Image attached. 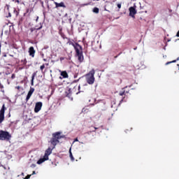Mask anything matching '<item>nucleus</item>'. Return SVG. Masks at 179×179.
Returning <instances> with one entry per match:
<instances>
[{
  "label": "nucleus",
  "mask_w": 179,
  "mask_h": 179,
  "mask_svg": "<svg viewBox=\"0 0 179 179\" xmlns=\"http://www.w3.org/2000/svg\"><path fill=\"white\" fill-rule=\"evenodd\" d=\"M73 47H74L76 55L78 57V60L82 62L83 61V55H82V46L78 43H73Z\"/></svg>",
  "instance_id": "f257e3e1"
},
{
  "label": "nucleus",
  "mask_w": 179,
  "mask_h": 179,
  "mask_svg": "<svg viewBox=\"0 0 179 179\" xmlns=\"http://www.w3.org/2000/svg\"><path fill=\"white\" fill-rule=\"evenodd\" d=\"M52 153V148H48L45 150V155L43 158H41L38 162L37 164H43L44 162H47L48 160V156Z\"/></svg>",
  "instance_id": "f03ea898"
},
{
  "label": "nucleus",
  "mask_w": 179,
  "mask_h": 179,
  "mask_svg": "<svg viewBox=\"0 0 179 179\" xmlns=\"http://www.w3.org/2000/svg\"><path fill=\"white\" fill-rule=\"evenodd\" d=\"M94 69H92L86 75V80L89 85H93L94 83Z\"/></svg>",
  "instance_id": "7ed1b4c3"
},
{
  "label": "nucleus",
  "mask_w": 179,
  "mask_h": 179,
  "mask_svg": "<svg viewBox=\"0 0 179 179\" xmlns=\"http://www.w3.org/2000/svg\"><path fill=\"white\" fill-rule=\"evenodd\" d=\"M11 136L8 131H0V140L1 141H9Z\"/></svg>",
  "instance_id": "20e7f679"
},
{
  "label": "nucleus",
  "mask_w": 179,
  "mask_h": 179,
  "mask_svg": "<svg viewBox=\"0 0 179 179\" xmlns=\"http://www.w3.org/2000/svg\"><path fill=\"white\" fill-rule=\"evenodd\" d=\"M129 16L133 19H135V15L138 13L136 10V4H134V6H131L129 8Z\"/></svg>",
  "instance_id": "39448f33"
},
{
  "label": "nucleus",
  "mask_w": 179,
  "mask_h": 179,
  "mask_svg": "<svg viewBox=\"0 0 179 179\" xmlns=\"http://www.w3.org/2000/svg\"><path fill=\"white\" fill-rule=\"evenodd\" d=\"M5 120V105H3L0 110V124Z\"/></svg>",
  "instance_id": "423d86ee"
},
{
  "label": "nucleus",
  "mask_w": 179,
  "mask_h": 179,
  "mask_svg": "<svg viewBox=\"0 0 179 179\" xmlns=\"http://www.w3.org/2000/svg\"><path fill=\"white\" fill-rule=\"evenodd\" d=\"M41 107H43V103L37 102L35 105L34 112L38 113L41 110Z\"/></svg>",
  "instance_id": "0eeeda50"
},
{
  "label": "nucleus",
  "mask_w": 179,
  "mask_h": 179,
  "mask_svg": "<svg viewBox=\"0 0 179 179\" xmlns=\"http://www.w3.org/2000/svg\"><path fill=\"white\" fill-rule=\"evenodd\" d=\"M59 141H58L57 138H55L54 137L50 140V143L52 145V149L55 148V145L59 143Z\"/></svg>",
  "instance_id": "6e6552de"
},
{
  "label": "nucleus",
  "mask_w": 179,
  "mask_h": 179,
  "mask_svg": "<svg viewBox=\"0 0 179 179\" xmlns=\"http://www.w3.org/2000/svg\"><path fill=\"white\" fill-rule=\"evenodd\" d=\"M33 93H34V88L31 87L27 96V101L30 99Z\"/></svg>",
  "instance_id": "1a4fd4ad"
},
{
  "label": "nucleus",
  "mask_w": 179,
  "mask_h": 179,
  "mask_svg": "<svg viewBox=\"0 0 179 179\" xmlns=\"http://www.w3.org/2000/svg\"><path fill=\"white\" fill-rule=\"evenodd\" d=\"M53 138L55 139H61V138H64V136H61V132H56L52 134Z\"/></svg>",
  "instance_id": "9d476101"
},
{
  "label": "nucleus",
  "mask_w": 179,
  "mask_h": 179,
  "mask_svg": "<svg viewBox=\"0 0 179 179\" xmlns=\"http://www.w3.org/2000/svg\"><path fill=\"white\" fill-rule=\"evenodd\" d=\"M59 72L61 73V76H62V77H59V79H65V78H68V73H66V71H59Z\"/></svg>",
  "instance_id": "9b49d317"
},
{
  "label": "nucleus",
  "mask_w": 179,
  "mask_h": 179,
  "mask_svg": "<svg viewBox=\"0 0 179 179\" xmlns=\"http://www.w3.org/2000/svg\"><path fill=\"white\" fill-rule=\"evenodd\" d=\"M29 52L31 57H34V54H36V50H34V48L30 47Z\"/></svg>",
  "instance_id": "f8f14e48"
},
{
  "label": "nucleus",
  "mask_w": 179,
  "mask_h": 179,
  "mask_svg": "<svg viewBox=\"0 0 179 179\" xmlns=\"http://www.w3.org/2000/svg\"><path fill=\"white\" fill-rule=\"evenodd\" d=\"M55 5L56 6V8H65V4L64 3V2H55Z\"/></svg>",
  "instance_id": "ddd939ff"
},
{
  "label": "nucleus",
  "mask_w": 179,
  "mask_h": 179,
  "mask_svg": "<svg viewBox=\"0 0 179 179\" xmlns=\"http://www.w3.org/2000/svg\"><path fill=\"white\" fill-rule=\"evenodd\" d=\"M69 157L71 162H75V158L73 157V155H72V148H70L69 149Z\"/></svg>",
  "instance_id": "4468645a"
},
{
  "label": "nucleus",
  "mask_w": 179,
  "mask_h": 179,
  "mask_svg": "<svg viewBox=\"0 0 179 179\" xmlns=\"http://www.w3.org/2000/svg\"><path fill=\"white\" fill-rule=\"evenodd\" d=\"M177 61H179V57H178L176 60H173L171 62H166V65H170V64H174V62H177Z\"/></svg>",
  "instance_id": "2eb2a0df"
},
{
  "label": "nucleus",
  "mask_w": 179,
  "mask_h": 179,
  "mask_svg": "<svg viewBox=\"0 0 179 179\" xmlns=\"http://www.w3.org/2000/svg\"><path fill=\"white\" fill-rule=\"evenodd\" d=\"M92 12H94V13H99V8H94L92 10Z\"/></svg>",
  "instance_id": "dca6fc26"
},
{
  "label": "nucleus",
  "mask_w": 179,
  "mask_h": 179,
  "mask_svg": "<svg viewBox=\"0 0 179 179\" xmlns=\"http://www.w3.org/2000/svg\"><path fill=\"white\" fill-rule=\"evenodd\" d=\"M34 85V76H33L31 79V85L33 86Z\"/></svg>",
  "instance_id": "f3484780"
},
{
  "label": "nucleus",
  "mask_w": 179,
  "mask_h": 179,
  "mask_svg": "<svg viewBox=\"0 0 179 179\" xmlns=\"http://www.w3.org/2000/svg\"><path fill=\"white\" fill-rule=\"evenodd\" d=\"M45 68V66L43 64L42 66H41V71H43V69H44Z\"/></svg>",
  "instance_id": "a211bd4d"
},
{
  "label": "nucleus",
  "mask_w": 179,
  "mask_h": 179,
  "mask_svg": "<svg viewBox=\"0 0 179 179\" xmlns=\"http://www.w3.org/2000/svg\"><path fill=\"white\" fill-rule=\"evenodd\" d=\"M30 177H31V175H27L26 178H24V179H29L30 178Z\"/></svg>",
  "instance_id": "6ab92c4d"
},
{
  "label": "nucleus",
  "mask_w": 179,
  "mask_h": 179,
  "mask_svg": "<svg viewBox=\"0 0 179 179\" xmlns=\"http://www.w3.org/2000/svg\"><path fill=\"white\" fill-rule=\"evenodd\" d=\"M74 89H78V90H79V89H80V85L74 87Z\"/></svg>",
  "instance_id": "aec40b11"
},
{
  "label": "nucleus",
  "mask_w": 179,
  "mask_h": 179,
  "mask_svg": "<svg viewBox=\"0 0 179 179\" xmlns=\"http://www.w3.org/2000/svg\"><path fill=\"white\" fill-rule=\"evenodd\" d=\"M117 8H118L119 9H121V3H117Z\"/></svg>",
  "instance_id": "412c9836"
},
{
  "label": "nucleus",
  "mask_w": 179,
  "mask_h": 179,
  "mask_svg": "<svg viewBox=\"0 0 179 179\" xmlns=\"http://www.w3.org/2000/svg\"><path fill=\"white\" fill-rule=\"evenodd\" d=\"M6 8L7 10H9V6H8V5H7V6H6Z\"/></svg>",
  "instance_id": "4be33fe9"
},
{
  "label": "nucleus",
  "mask_w": 179,
  "mask_h": 179,
  "mask_svg": "<svg viewBox=\"0 0 179 179\" xmlns=\"http://www.w3.org/2000/svg\"><path fill=\"white\" fill-rule=\"evenodd\" d=\"M176 37H179V31L177 32Z\"/></svg>",
  "instance_id": "5701e85b"
},
{
  "label": "nucleus",
  "mask_w": 179,
  "mask_h": 179,
  "mask_svg": "<svg viewBox=\"0 0 179 179\" xmlns=\"http://www.w3.org/2000/svg\"><path fill=\"white\" fill-rule=\"evenodd\" d=\"M34 174H36V171H34L32 172V176H34Z\"/></svg>",
  "instance_id": "b1692460"
},
{
  "label": "nucleus",
  "mask_w": 179,
  "mask_h": 179,
  "mask_svg": "<svg viewBox=\"0 0 179 179\" xmlns=\"http://www.w3.org/2000/svg\"><path fill=\"white\" fill-rule=\"evenodd\" d=\"M15 88H17L19 90V89H20V86H17Z\"/></svg>",
  "instance_id": "393cba45"
},
{
  "label": "nucleus",
  "mask_w": 179,
  "mask_h": 179,
  "mask_svg": "<svg viewBox=\"0 0 179 179\" xmlns=\"http://www.w3.org/2000/svg\"><path fill=\"white\" fill-rule=\"evenodd\" d=\"M31 167H36V165L35 164H32V165H31Z\"/></svg>",
  "instance_id": "a878e982"
},
{
  "label": "nucleus",
  "mask_w": 179,
  "mask_h": 179,
  "mask_svg": "<svg viewBox=\"0 0 179 179\" xmlns=\"http://www.w3.org/2000/svg\"><path fill=\"white\" fill-rule=\"evenodd\" d=\"M74 142H78V138H76Z\"/></svg>",
  "instance_id": "bb28decb"
},
{
  "label": "nucleus",
  "mask_w": 179,
  "mask_h": 179,
  "mask_svg": "<svg viewBox=\"0 0 179 179\" xmlns=\"http://www.w3.org/2000/svg\"><path fill=\"white\" fill-rule=\"evenodd\" d=\"M37 20H38V17H37V18H36V22H37Z\"/></svg>",
  "instance_id": "cd10ccee"
},
{
  "label": "nucleus",
  "mask_w": 179,
  "mask_h": 179,
  "mask_svg": "<svg viewBox=\"0 0 179 179\" xmlns=\"http://www.w3.org/2000/svg\"><path fill=\"white\" fill-rule=\"evenodd\" d=\"M83 111H85V109H83V110H82V112H83Z\"/></svg>",
  "instance_id": "c85d7f7f"
},
{
  "label": "nucleus",
  "mask_w": 179,
  "mask_h": 179,
  "mask_svg": "<svg viewBox=\"0 0 179 179\" xmlns=\"http://www.w3.org/2000/svg\"><path fill=\"white\" fill-rule=\"evenodd\" d=\"M79 94V92H76V94Z\"/></svg>",
  "instance_id": "c756f323"
},
{
  "label": "nucleus",
  "mask_w": 179,
  "mask_h": 179,
  "mask_svg": "<svg viewBox=\"0 0 179 179\" xmlns=\"http://www.w3.org/2000/svg\"><path fill=\"white\" fill-rule=\"evenodd\" d=\"M17 2L19 3V1H17Z\"/></svg>",
  "instance_id": "7c9ffc66"
},
{
  "label": "nucleus",
  "mask_w": 179,
  "mask_h": 179,
  "mask_svg": "<svg viewBox=\"0 0 179 179\" xmlns=\"http://www.w3.org/2000/svg\"><path fill=\"white\" fill-rule=\"evenodd\" d=\"M120 96H122V94H120Z\"/></svg>",
  "instance_id": "2f4dec72"
},
{
  "label": "nucleus",
  "mask_w": 179,
  "mask_h": 179,
  "mask_svg": "<svg viewBox=\"0 0 179 179\" xmlns=\"http://www.w3.org/2000/svg\"><path fill=\"white\" fill-rule=\"evenodd\" d=\"M178 66H179V64H178Z\"/></svg>",
  "instance_id": "473e14b6"
},
{
  "label": "nucleus",
  "mask_w": 179,
  "mask_h": 179,
  "mask_svg": "<svg viewBox=\"0 0 179 179\" xmlns=\"http://www.w3.org/2000/svg\"><path fill=\"white\" fill-rule=\"evenodd\" d=\"M96 1H99V0H96Z\"/></svg>",
  "instance_id": "72a5a7b5"
}]
</instances>
